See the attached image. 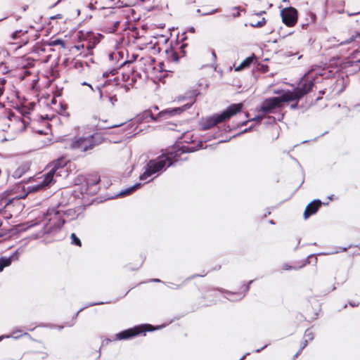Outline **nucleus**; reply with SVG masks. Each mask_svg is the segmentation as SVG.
Instances as JSON below:
<instances>
[{"label":"nucleus","instance_id":"40","mask_svg":"<svg viewBox=\"0 0 360 360\" xmlns=\"http://www.w3.org/2000/svg\"><path fill=\"white\" fill-rule=\"evenodd\" d=\"M297 107H298V104H297V103H292V104H291V105H290V108H291V109H296V108H297Z\"/></svg>","mask_w":360,"mask_h":360},{"label":"nucleus","instance_id":"28","mask_svg":"<svg viewBox=\"0 0 360 360\" xmlns=\"http://www.w3.org/2000/svg\"><path fill=\"white\" fill-rule=\"evenodd\" d=\"M6 82V80L5 79H0V97L3 95L4 91V85Z\"/></svg>","mask_w":360,"mask_h":360},{"label":"nucleus","instance_id":"50","mask_svg":"<svg viewBox=\"0 0 360 360\" xmlns=\"http://www.w3.org/2000/svg\"><path fill=\"white\" fill-rule=\"evenodd\" d=\"M12 117H14V114H13V113H10V114L8 115V119L11 120Z\"/></svg>","mask_w":360,"mask_h":360},{"label":"nucleus","instance_id":"9","mask_svg":"<svg viewBox=\"0 0 360 360\" xmlns=\"http://www.w3.org/2000/svg\"><path fill=\"white\" fill-rule=\"evenodd\" d=\"M153 330L152 326L150 324L139 325L134 328H131L122 330L115 335V340H124L133 338L142 333Z\"/></svg>","mask_w":360,"mask_h":360},{"label":"nucleus","instance_id":"5","mask_svg":"<svg viewBox=\"0 0 360 360\" xmlns=\"http://www.w3.org/2000/svg\"><path fill=\"white\" fill-rule=\"evenodd\" d=\"M314 86L313 80L302 81L300 84V86L295 89L294 91H285L284 99L290 101H298L304 95L309 93Z\"/></svg>","mask_w":360,"mask_h":360},{"label":"nucleus","instance_id":"21","mask_svg":"<svg viewBox=\"0 0 360 360\" xmlns=\"http://www.w3.org/2000/svg\"><path fill=\"white\" fill-rule=\"evenodd\" d=\"M70 238H71V244H72L74 245H77L78 247L82 246V242H81L80 239L76 236L75 233H72L70 236Z\"/></svg>","mask_w":360,"mask_h":360},{"label":"nucleus","instance_id":"35","mask_svg":"<svg viewBox=\"0 0 360 360\" xmlns=\"http://www.w3.org/2000/svg\"><path fill=\"white\" fill-rule=\"evenodd\" d=\"M84 309H85V307H82V308H81V309H79V311L75 314V315H74V316H73L72 319H73V320H75V319L77 318V316H78L79 314L81 311H82Z\"/></svg>","mask_w":360,"mask_h":360},{"label":"nucleus","instance_id":"38","mask_svg":"<svg viewBox=\"0 0 360 360\" xmlns=\"http://www.w3.org/2000/svg\"><path fill=\"white\" fill-rule=\"evenodd\" d=\"M149 282L160 283L162 281L159 278H152L149 281Z\"/></svg>","mask_w":360,"mask_h":360},{"label":"nucleus","instance_id":"6","mask_svg":"<svg viewBox=\"0 0 360 360\" xmlns=\"http://www.w3.org/2000/svg\"><path fill=\"white\" fill-rule=\"evenodd\" d=\"M101 138L98 135H90L86 137L75 138L71 143L72 149H79L81 151H87L101 143Z\"/></svg>","mask_w":360,"mask_h":360},{"label":"nucleus","instance_id":"4","mask_svg":"<svg viewBox=\"0 0 360 360\" xmlns=\"http://www.w3.org/2000/svg\"><path fill=\"white\" fill-rule=\"evenodd\" d=\"M289 100H285L284 99V92L281 94L279 97H271L266 98L264 100L260 108V111L264 114L266 115L269 113L273 112V111L280 108L281 105V103L283 102H289ZM264 117V115H258L254 118H252V121H259L260 122L263 118Z\"/></svg>","mask_w":360,"mask_h":360},{"label":"nucleus","instance_id":"25","mask_svg":"<svg viewBox=\"0 0 360 360\" xmlns=\"http://www.w3.org/2000/svg\"><path fill=\"white\" fill-rule=\"evenodd\" d=\"M181 153H184L194 152L195 150V149L194 148V147L183 146L181 148Z\"/></svg>","mask_w":360,"mask_h":360},{"label":"nucleus","instance_id":"42","mask_svg":"<svg viewBox=\"0 0 360 360\" xmlns=\"http://www.w3.org/2000/svg\"><path fill=\"white\" fill-rule=\"evenodd\" d=\"M251 130V127H249V128H246L243 131H241L240 134H244V133H246V132H248Z\"/></svg>","mask_w":360,"mask_h":360},{"label":"nucleus","instance_id":"32","mask_svg":"<svg viewBox=\"0 0 360 360\" xmlns=\"http://www.w3.org/2000/svg\"><path fill=\"white\" fill-rule=\"evenodd\" d=\"M217 11H218V9L216 8V9H213V10L210 11V12H205V13H202V15H212V14L217 13Z\"/></svg>","mask_w":360,"mask_h":360},{"label":"nucleus","instance_id":"43","mask_svg":"<svg viewBox=\"0 0 360 360\" xmlns=\"http://www.w3.org/2000/svg\"><path fill=\"white\" fill-rule=\"evenodd\" d=\"M268 345H264L263 347L260 348V349H257L255 350V352H259L260 351H262V349H264V348H266L267 347Z\"/></svg>","mask_w":360,"mask_h":360},{"label":"nucleus","instance_id":"57","mask_svg":"<svg viewBox=\"0 0 360 360\" xmlns=\"http://www.w3.org/2000/svg\"><path fill=\"white\" fill-rule=\"evenodd\" d=\"M347 250V248H344L342 249V251H346Z\"/></svg>","mask_w":360,"mask_h":360},{"label":"nucleus","instance_id":"29","mask_svg":"<svg viewBox=\"0 0 360 360\" xmlns=\"http://www.w3.org/2000/svg\"><path fill=\"white\" fill-rule=\"evenodd\" d=\"M105 303H110V302H89L88 304H86L84 307L86 308H88V307H93V306H96V305H99V304H105Z\"/></svg>","mask_w":360,"mask_h":360},{"label":"nucleus","instance_id":"13","mask_svg":"<svg viewBox=\"0 0 360 360\" xmlns=\"http://www.w3.org/2000/svg\"><path fill=\"white\" fill-rule=\"evenodd\" d=\"M20 255L19 250H17L15 252H13L10 257H2L0 258V263L1 264V266L4 269L6 266H8L11 265V262L13 261L18 260Z\"/></svg>","mask_w":360,"mask_h":360},{"label":"nucleus","instance_id":"33","mask_svg":"<svg viewBox=\"0 0 360 360\" xmlns=\"http://www.w3.org/2000/svg\"><path fill=\"white\" fill-rule=\"evenodd\" d=\"M205 276V274H203V275H202V274H193V275H192L191 276L188 277V278L186 280V281L191 280V279H193V278H196V277H199V276Z\"/></svg>","mask_w":360,"mask_h":360},{"label":"nucleus","instance_id":"26","mask_svg":"<svg viewBox=\"0 0 360 360\" xmlns=\"http://www.w3.org/2000/svg\"><path fill=\"white\" fill-rule=\"evenodd\" d=\"M116 73H117V70L116 69H113L110 70V72H105L103 73V77L104 78H107L109 77L110 75L112 76H114Z\"/></svg>","mask_w":360,"mask_h":360},{"label":"nucleus","instance_id":"12","mask_svg":"<svg viewBox=\"0 0 360 360\" xmlns=\"http://www.w3.org/2000/svg\"><path fill=\"white\" fill-rule=\"evenodd\" d=\"M321 205V201L319 199L311 201L306 207L304 212V218L308 219L312 214L316 213Z\"/></svg>","mask_w":360,"mask_h":360},{"label":"nucleus","instance_id":"47","mask_svg":"<svg viewBox=\"0 0 360 360\" xmlns=\"http://www.w3.org/2000/svg\"><path fill=\"white\" fill-rule=\"evenodd\" d=\"M54 328H56L58 330H62L64 328V326H55Z\"/></svg>","mask_w":360,"mask_h":360},{"label":"nucleus","instance_id":"49","mask_svg":"<svg viewBox=\"0 0 360 360\" xmlns=\"http://www.w3.org/2000/svg\"><path fill=\"white\" fill-rule=\"evenodd\" d=\"M189 31L192 33H194L195 32V28L193 27H191L189 28Z\"/></svg>","mask_w":360,"mask_h":360},{"label":"nucleus","instance_id":"62","mask_svg":"<svg viewBox=\"0 0 360 360\" xmlns=\"http://www.w3.org/2000/svg\"><path fill=\"white\" fill-rule=\"evenodd\" d=\"M226 141H219V143H223V142H226Z\"/></svg>","mask_w":360,"mask_h":360},{"label":"nucleus","instance_id":"54","mask_svg":"<svg viewBox=\"0 0 360 360\" xmlns=\"http://www.w3.org/2000/svg\"><path fill=\"white\" fill-rule=\"evenodd\" d=\"M314 263L316 264L317 263V258L315 257H314Z\"/></svg>","mask_w":360,"mask_h":360},{"label":"nucleus","instance_id":"34","mask_svg":"<svg viewBox=\"0 0 360 360\" xmlns=\"http://www.w3.org/2000/svg\"><path fill=\"white\" fill-rule=\"evenodd\" d=\"M308 344V340H304V341L302 343L301 345V347H300V350H303L307 345Z\"/></svg>","mask_w":360,"mask_h":360},{"label":"nucleus","instance_id":"56","mask_svg":"<svg viewBox=\"0 0 360 360\" xmlns=\"http://www.w3.org/2000/svg\"><path fill=\"white\" fill-rule=\"evenodd\" d=\"M179 288H180V285H176V287L174 288L178 289Z\"/></svg>","mask_w":360,"mask_h":360},{"label":"nucleus","instance_id":"7","mask_svg":"<svg viewBox=\"0 0 360 360\" xmlns=\"http://www.w3.org/2000/svg\"><path fill=\"white\" fill-rule=\"evenodd\" d=\"M63 213L55 209L49 210L47 212L46 219L49 222L46 224L47 233L59 230L65 224V219L63 218Z\"/></svg>","mask_w":360,"mask_h":360},{"label":"nucleus","instance_id":"37","mask_svg":"<svg viewBox=\"0 0 360 360\" xmlns=\"http://www.w3.org/2000/svg\"><path fill=\"white\" fill-rule=\"evenodd\" d=\"M82 85H86V86H88L91 89V90L92 91H94V89L93 86L91 84H88L87 82H84L83 83H82Z\"/></svg>","mask_w":360,"mask_h":360},{"label":"nucleus","instance_id":"24","mask_svg":"<svg viewBox=\"0 0 360 360\" xmlns=\"http://www.w3.org/2000/svg\"><path fill=\"white\" fill-rule=\"evenodd\" d=\"M304 337L305 338L304 340H308V342H309L314 339V334L309 329H307V330H306V331L304 333Z\"/></svg>","mask_w":360,"mask_h":360},{"label":"nucleus","instance_id":"11","mask_svg":"<svg viewBox=\"0 0 360 360\" xmlns=\"http://www.w3.org/2000/svg\"><path fill=\"white\" fill-rule=\"evenodd\" d=\"M252 282H253V281L251 280L245 285L243 295H242L240 292H233L225 290L223 289L219 290L221 292L226 294V296H225V297L230 301L240 300L241 299H243L245 297V294L249 291L250 288V284Z\"/></svg>","mask_w":360,"mask_h":360},{"label":"nucleus","instance_id":"39","mask_svg":"<svg viewBox=\"0 0 360 360\" xmlns=\"http://www.w3.org/2000/svg\"><path fill=\"white\" fill-rule=\"evenodd\" d=\"M302 350L299 349V351L295 353V354L293 356V360H295L297 356L301 354Z\"/></svg>","mask_w":360,"mask_h":360},{"label":"nucleus","instance_id":"17","mask_svg":"<svg viewBox=\"0 0 360 360\" xmlns=\"http://www.w3.org/2000/svg\"><path fill=\"white\" fill-rule=\"evenodd\" d=\"M314 255H309L307 257V258L306 259L304 263L302 265H301L300 266H299V267L292 266H290V264H288L287 263L283 264V269H284V270H291V269L297 270V269H300L302 268L303 266H304L305 265L310 264L311 262L310 259L311 257H314Z\"/></svg>","mask_w":360,"mask_h":360},{"label":"nucleus","instance_id":"2","mask_svg":"<svg viewBox=\"0 0 360 360\" xmlns=\"http://www.w3.org/2000/svg\"><path fill=\"white\" fill-rule=\"evenodd\" d=\"M242 108V103L232 104L221 113L214 114L205 118L201 124L202 129H209L216 126L217 124L229 120L232 116L235 115L237 112H240Z\"/></svg>","mask_w":360,"mask_h":360},{"label":"nucleus","instance_id":"46","mask_svg":"<svg viewBox=\"0 0 360 360\" xmlns=\"http://www.w3.org/2000/svg\"><path fill=\"white\" fill-rule=\"evenodd\" d=\"M239 15H240V13L238 11H237L236 13H233V18L238 17Z\"/></svg>","mask_w":360,"mask_h":360},{"label":"nucleus","instance_id":"27","mask_svg":"<svg viewBox=\"0 0 360 360\" xmlns=\"http://www.w3.org/2000/svg\"><path fill=\"white\" fill-rule=\"evenodd\" d=\"M27 30H25V32H22V30H16L15 32H14L12 34V35H11L12 39H16L19 37V34H21V33L25 34V33H27Z\"/></svg>","mask_w":360,"mask_h":360},{"label":"nucleus","instance_id":"64","mask_svg":"<svg viewBox=\"0 0 360 360\" xmlns=\"http://www.w3.org/2000/svg\"><path fill=\"white\" fill-rule=\"evenodd\" d=\"M141 1L144 2V1H146V0H141Z\"/></svg>","mask_w":360,"mask_h":360},{"label":"nucleus","instance_id":"23","mask_svg":"<svg viewBox=\"0 0 360 360\" xmlns=\"http://www.w3.org/2000/svg\"><path fill=\"white\" fill-rule=\"evenodd\" d=\"M266 23V20L263 18L261 20L257 22L252 21L250 23V25L252 27H261L264 26Z\"/></svg>","mask_w":360,"mask_h":360},{"label":"nucleus","instance_id":"15","mask_svg":"<svg viewBox=\"0 0 360 360\" xmlns=\"http://www.w3.org/2000/svg\"><path fill=\"white\" fill-rule=\"evenodd\" d=\"M141 185L142 184L141 183H136L134 185H133V186H130L129 188H127L125 189L122 190L120 191V193L117 195H119V196H124V195H130L133 192H134L136 190H137L138 188H141Z\"/></svg>","mask_w":360,"mask_h":360},{"label":"nucleus","instance_id":"10","mask_svg":"<svg viewBox=\"0 0 360 360\" xmlns=\"http://www.w3.org/2000/svg\"><path fill=\"white\" fill-rule=\"evenodd\" d=\"M282 21L288 27H293L297 21V11L293 7L283 8L281 11Z\"/></svg>","mask_w":360,"mask_h":360},{"label":"nucleus","instance_id":"19","mask_svg":"<svg viewBox=\"0 0 360 360\" xmlns=\"http://www.w3.org/2000/svg\"><path fill=\"white\" fill-rule=\"evenodd\" d=\"M100 181V179L97 175H92L86 179V184L87 187H91L96 185Z\"/></svg>","mask_w":360,"mask_h":360},{"label":"nucleus","instance_id":"60","mask_svg":"<svg viewBox=\"0 0 360 360\" xmlns=\"http://www.w3.org/2000/svg\"><path fill=\"white\" fill-rule=\"evenodd\" d=\"M270 223H271V224H274V221H273V220H271V221H270Z\"/></svg>","mask_w":360,"mask_h":360},{"label":"nucleus","instance_id":"59","mask_svg":"<svg viewBox=\"0 0 360 360\" xmlns=\"http://www.w3.org/2000/svg\"><path fill=\"white\" fill-rule=\"evenodd\" d=\"M270 118L273 120V122H276V120H275V118H274V117H270Z\"/></svg>","mask_w":360,"mask_h":360},{"label":"nucleus","instance_id":"52","mask_svg":"<svg viewBox=\"0 0 360 360\" xmlns=\"http://www.w3.org/2000/svg\"><path fill=\"white\" fill-rule=\"evenodd\" d=\"M186 46V44H182V45L181 46V49H182V52H183V53H184V54L185 53H184V51H183V49H184Z\"/></svg>","mask_w":360,"mask_h":360},{"label":"nucleus","instance_id":"36","mask_svg":"<svg viewBox=\"0 0 360 360\" xmlns=\"http://www.w3.org/2000/svg\"><path fill=\"white\" fill-rule=\"evenodd\" d=\"M347 13L349 16H354L360 14V11L354 13H349V11H347Z\"/></svg>","mask_w":360,"mask_h":360},{"label":"nucleus","instance_id":"30","mask_svg":"<svg viewBox=\"0 0 360 360\" xmlns=\"http://www.w3.org/2000/svg\"><path fill=\"white\" fill-rule=\"evenodd\" d=\"M120 23V20H115L113 22V27L111 29L112 32H115L117 30Z\"/></svg>","mask_w":360,"mask_h":360},{"label":"nucleus","instance_id":"31","mask_svg":"<svg viewBox=\"0 0 360 360\" xmlns=\"http://www.w3.org/2000/svg\"><path fill=\"white\" fill-rule=\"evenodd\" d=\"M21 174H22V171L20 170V169H18L17 170H15L13 172V176L15 178H20L21 176Z\"/></svg>","mask_w":360,"mask_h":360},{"label":"nucleus","instance_id":"18","mask_svg":"<svg viewBox=\"0 0 360 360\" xmlns=\"http://www.w3.org/2000/svg\"><path fill=\"white\" fill-rule=\"evenodd\" d=\"M10 338H13L15 339H18L20 337L26 336L28 337L30 339H32L31 335L28 333H22V330H15L12 332L11 335H8Z\"/></svg>","mask_w":360,"mask_h":360},{"label":"nucleus","instance_id":"63","mask_svg":"<svg viewBox=\"0 0 360 360\" xmlns=\"http://www.w3.org/2000/svg\"><path fill=\"white\" fill-rule=\"evenodd\" d=\"M197 12H198V13H200V9H198V10H197Z\"/></svg>","mask_w":360,"mask_h":360},{"label":"nucleus","instance_id":"48","mask_svg":"<svg viewBox=\"0 0 360 360\" xmlns=\"http://www.w3.org/2000/svg\"><path fill=\"white\" fill-rule=\"evenodd\" d=\"M123 124L121 123V124H115L113 126H111V127H109L108 128H115V127H120L121 125H122Z\"/></svg>","mask_w":360,"mask_h":360},{"label":"nucleus","instance_id":"8","mask_svg":"<svg viewBox=\"0 0 360 360\" xmlns=\"http://www.w3.org/2000/svg\"><path fill=\"white\" fill-rule=\"evenodd\" d=\"M193 105V102L191 103H187L181 107L168 108L158 113V117H154L152 112L150 110L145 111L143 114V118L147 119L150 117L152 120H158L159 118H169L174 115H179L182 112L189 109Z\"/></svg>","mask_w":360,"mask_h":360},{"label":"nucleus","instance_id":"44","mask_svg":"<svg viewBox=\"0 0 360 360\" xmlns=\"http://www.w3.org/2000/svg\"><path fill=\"white\" fill-rule=\"evenodd\" d=\"M10 338L9 335H1V336H0V341H1L4 338Z\"/></svg>","mask_w":360,"mask_h":360},{"label":"nucleus","instance_id":"16","mask_svg":"<svg viewBox=\"0 0 360 360\" xmlns=\"http://www.w3.org/2000/svg\"><path fill=\"white\" fill-rule=\"evenodd\" d=\"M255 59V56L254 54H252V56L248 57L238 67L236 68V71H240L244 68L249 67Z\"/></svg>","mask_w":360,"mask_h":360},{"label":"nucleus","instance_id":"20","mask_svg":"<svg viewBox=\"0 0 360 360\" xmlns=\"http://www.w3.org/2000/svg\"><path fill=\"white\" fill-rule=\"evenodd\" d=\"M166 52H167L169 59H170L171 60H172L175 63H177L179 61V55L174 50H172V49L167 50Z\"/></svg>","mask_w":360,"mask_h":360},{"label":"nucleus","instance_id":"53","mask_svg":"<svg viewBox=\"0 0 360 360\" xmlns=\"http://www.w3.org/2000/svg\"><path fill=\"white\" fill-rule=\"evenodd\" d=\"M4 269L3 266H1V264L0 263V272L2 271Z\"/></svg>","mask_w":360,"mask_h":360},{"label":"nucleus","instance_id":"58","mask_svg":"<svg viewBox=\"0 0 360 360\" xmlns=\"http://www.w3.org/2000/svg\"><path fill=\"white\" fill-rule=\"evenodd\" d=\"M246 123H247V121L243 122L242 123V125H245V124H246Z\"/></svg>","mask_w":360,"mask_h":360},{"label":"nucleus","instance_id":"45","mask_svg":"<svg viewBox=\"0 0 360 360\" xmlns=\"http://www.w3.org/2000/svg\"><path fill=\"white\" fill-rule=\"evenodd\" d=\"M74 324H75V322H72V323H66L65 326H68V327H71V326H72Z\"/></svg>","mask_w":360,"mask_h":360},{"label":"nucleus","instance_id":"61","mask_svg":"<svg viewBox=\"0 0 360 360\" xmlns=\"http://www.w3.org/2000/svg\"><path fill=\"white\" fill-rule=\"evenodd\" d=\"M124 88L126 89V90L128 89V87L126 85H124Z\"/></svg>","mask_w":360,"mask_h":360},{"label":"nucleus","instance_id":"14","mask_svg":"<svg viewBox=\"0 0 360 360\" xmlns=\"http://www.w3.org/2000/svg\"><path fill=\"white\" fill-rule=\"evenodd\" d=\"M97 89L99 91L101 99L105 96L106 98H108V101L112 103V105H114L115 103L117 101L116 94H112L108 90H105L104 92H103L99 86H98Z\"/></svg>","mask_w":360,"mask_h":360},{"label":"nucleus","instance_id":"41","mask_svg":"<svg viewBox=\"0 0 360 360\" xmlns=\"http://www.w3.org/2000/svg\"><path fill=\"white\" fill-rule=\"evenodd\" d=\"M349 304L352 307H357V306H359V302H349Z\"/></svg>","mask_w":360,"mask_h":360},{"label":"nucleus","instance_id":"55","mask_svg":"<svg viewBox=\"0 0 360 360\" xmlns=\"http://www.w3.org/2000/svg\"><path fill=\"white\" fill-rule=\"evenodd\" d=\"M212 56H213L214 58H216V54H215L214 51H213V52H212Z\"/></svg>","mask_w":360,"mask_h":360},{"label":"nucleus","instance_id":"1","mask_svg":"<svg viewBox=\"0 0 360 360\" xmlns=\"http://www.w3.org/2000/svg\"><path fill=\"white\" fill-rule=\"evenodd\" d=\"M177 159H173L172 155H162L155 159L150 160L148 162L145 167V172L140 175L139 179L141 181H146L150 182L153 179L152 178L148 180V178L153 175L158 176L160 173L166 170V169L176 162Z\"/></svg>","mask_w":360,"mask_h":360},{"label":"nucleus","instance_id":"3","mask_svg":"<svg viewBox=\"0 0 360 360\" xmlns=\"http://www.w3.org/2000/svg\"><path fill=\"white\" fill-rule=\"evenodd\" d=\"M65 165V160L63 159L54 162L52 168L46 174L39 178L40 180L38 181L37 184L32 186V191H37L45 188L54 183L56 181L54 176H60V170L63 169Z\"/></svg>","mask_w":360,"mask_h":360},{"label":"nucleus","instance_id":"51","mask_svg":"<svg viewBox=\"0 0 360 360\" xmlns=\"http://www.w3.org/2000/svg\"><path fill=\"white\" fill-rule=\"evenodd\" d=\"M110 341H112L110 339L107 338V339H105V340L103 342V344L105 342H106V343H108V342H110Z\"/></svg>","mask_w":360,"mask_h":360},{"label":"nucleus","instance_id":"22","mask_svg":"<svg viewBox=\"0 0 360 360\" xmlns=\"http://www.w3.org/2000/svg\"><path fill=\"white\" fill-rule=\"evenodd\" d=\"M49 46H58V45H60L63 48H65V41H64L63 39H54V40L51 41L49 43Z\"/></svg>","mask_w":360,"mask_h":360}]
</instances>
